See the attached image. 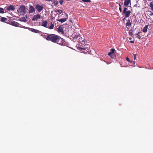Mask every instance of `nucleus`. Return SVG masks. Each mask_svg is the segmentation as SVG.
Wrapping results in <instances>:
<instances>
[{
    "mask_svg": "<svg viewBox=\"0 0 153 153\" xmlns=\"http://www.w3.org/2000/svg\"><path fill=\"white\" fill-rule=\"evenodd\" d=\"M54 27V24H53L52 23H51V25L50 26V27H47L49 28V29H53V27Z\"/></svg>",
    "mask_w": 153,
    "mask_h": 153,
    "instance_id": "4be33fe9",
    "label": "nucleus"
},
{
    "mask_svg": "<svg viewBox=\"0 0 153 153\" xmlns=\"http://www.w3.org/2000/svg\"><path fill=\"white\" fill-rule=\"evenodd\" d=\"M132 39L131 38H129V39L130 40H131Z\"/></svg>",
    "mask_w": 153,
    "mask_h": 153,
    "instance_id": "f704fd0d",
    "label": "nucleus"
},
{
    "mask_svg": "<svg viewBox=\"0 0 153 153\" xmlns=\"http://www.w3.org/2000/svg\"><path fill=\"white\" fill-rule=\"evenodd\" d=\"M7 19L6 18L1 17V21L3 22H6Z\"/></svg>",
    "mask_w": 153,
    "mask_h": 153,
    "instance_id": "6ab92c4d",
    "label": "nucleus"
},
{
    "mask_svg": "<svg viewBox=\"0 0 153 153\" xmlns=\"http://www.w3.org/2000/svg\"><path fill=\"white\" fill-rule=\"evenodd\" d=\"M119 10H120V11L121 12L122 11V8H121V6L120 4H119Z\"/></svg>",
    "mask_w": 153,
    "mask_h": 153,
    "instance_id": "c756f323",
    "label": "nucleus"
},
{
    "mask_svg": "<svg viewBox=\"0 0 153 153\" xmlns=\"http://www.w3.org/2000/svg\"><path fill=\"white\" fill-rule=\"evenodd\" d=\"M115 51V50L114 48H112L111 49L110 52L112 54H113L114 53V51Z\"/></svg>",
    "mask_w": 153,
    "mask_h": 153,
    "instance_id": "393cba45",
    "label": "nucleus"
},
{
    "mask_svg": "<svg viewBox=\"0 0 153 153\" xmlns=\"http://www.w3.org/2000/svg\"><path fill=\"white\" fill-rule=\"evenodd\" d=\"M53 4H54L56 5H58V1H55V0H53Z\"/></svg>",
    "mask_w": 153,
    "mask_h": 153,
    "instance_id": "bb28decb",
    "label": "nucleus"
},
{
    "mask_svg": "<svg viewBox=\"0 0 153 153\" xmlns=\"http://www.w3.org/2000/svg\"><path fill=\"white\" fill-rule=\"evenodd\" d=\"M29 30H30L31 31L36 33H39L40 32V31L39 30H37L33 28H30Z\"/></svg>",
    "mask_w": 153,
    "mask_h": 153,
    "instance_id": "4468645a",
    "label": "nucleus"
},
{
    "mask_svg": "<svg viewBox=\"0 0 153 153\" xmlns=\"http://www.w3.org/2000/svg\"><path fill=\"white\" fill-rule=\"evenodd\" d=\"M128 9L126 7H125L123 11V14L125 15V18H127L129 16L131 13V11L128 10L127 11Z\"/></svg>",
    "mask_w": 153,
    "mask_h": 153,
    "instance_id": "7ed1b4c3",
    "label": "nucleus"
},
{
    "mask_svg": "<svg viewBox=\"0 0 153 153\" xmlns=\"http://www.w3.org/2000/svg\"><path fill=\"white\" fill-rule=\"evenodd\" d=\"M45 38L48 41H51L61 45H65V42L64 39L54 34H47Z\"/></svg>",
    "mask_w": 153,
    "mask_h": 153,
    "instance_id": "f257e3e1",
    "label": "nucleus"
},
{
    "mask_svg": "<svg viewBox=\"0 0 153 153\" xmlns=\"http://www.w3.org/2000/svg\"><path fill=\"white\" fill-rule=\"evenodd\" d=\"M29 13H34L35 11V9L34 7L31 5H30L29 6Z\"/></svg>",
    "mask_w": 153,
    "mask_h": 153,
    "instance_id": "0eeeda50",
    "label": "nucleus"
},
{
    "mask_svg": "<svg viewBox=\"0 0 153 153\" xmlns=\"http://www.w3.org/2000/svg\"><path fill=\"white\" fill-rule=\"evenodd\" d=\"M56 16V14L53 13L52 12H51V18L53 20H55V17Z\"/></svg>",
    "mask_w": 153,
    "mask_h": 153,
    "instance_id": "2eb2a0df",
    "label": "nucleus"
},
{
    "mask_svg": "<svg viewBox=\"0 0 153 153\" xmlns=\"http://www.w3.org/2000/svg\"><path fill=\"white\" fill-rule=\"evenodd\" d=\"M48 22L47 21L43 20L42 21V25L45 27H47Z\"/></svg>",
    "mask_w": 153,
    "mask_h": 153,
    "instance_id": "9b49d317",
    "label": "nucleus"
},
{
    "mask_svg": "<svg viewBox=\"0 0 153 153\" xmlns=\"http://www.w3.org/2000/svg\"><path fill=\"white\" fill-rule=\"evenodd\" d=\"M54 11L56 12H58V15H59L63 12L62 10H61L56 9L54 10Z\"/></svg>",
    "mask_w": 153,
    "mask_h": 153,
    "instance_id": "a211bd4d",
    "label": "nucleus"
},
{
    "mask_svg": "<svg viewBox=\"0 0 153 153\" xmlns=\"http://www.w3.org/2000/svg\"><path fill=\"white\" fill-rule=\"evenodd\" d=\"M136 36L137 37V38L140 39H141V36H140V32H139L137 34H136Z\"/></svg>",
    "mask_w": 153,
    "mask_h": 153,
    "instance_id": "412c9836",
    "label": "nucleus"
},
{
    "mask_svg": "<svg viewBox=\"0 0 153 153\" xmlns=\"http://www.w3.org/2000/svg\"><path fill=\"white\" fill-rule=\"evenodd\" d=\"M148 27V25H146L143 30V31L144 32H146L147 31V29Z\"/></svg>",
    "mask_w": 153,
    "mask_h": 153,
    "instance_id": "aec40b11",
    "label": "nucleus"
},
{
    "mask_svg": "<svg viewBox=\"0 0 153 153\" xmlns=\"http://www.w3.org/2000/svg\"><path fill=\"white\" fill-rule=\"evenodd\" d=\"M63 25H60L58 28V30L60 32L62 33H64V30H63Z\"/></svg>",
    "mask_w": 153,
    "mask_h": 153,
    "instance_id": "9d476101",
    "label": "nucleus"
},
{
    "mask_svg": "<svg viewBox=\"0 0 153 153\" xmlns=\"http://www.w3.org/2000/svg\"><path fill=\"white\" fill-rule=\"evenodd\" d=\"M130 42L132 43H134V41H130Z\"/></svg>",
    "mask_w": 153,
    "mask_h": 153,
    "instance_id": "72a5a7b5",
    "label": "nucleus"
},
{
    "mask_svg": "<svg viewBox=\"0 0 153 153\" xmlns=\"http://www.w3.org/2000/svg\"><path fill=\"white\" fill-rule=\"evenodd\" d=\"M126 60L128 62H130L129 59L128 57H127L126 58Z\"/></svg>",
    "mask_w": 153,
    "mask_h": 153,
    "instance_id": "2f4dec72",
    "label": "nucleus"
},
{
    "mask_svg": "<svg viewBox=\"0 0 153 153\" xmlns=\"http://www.w3.org/2000/svg\"><path fill=\"white\" fill-rule=\"evenodd\" d=\"M78 42L81 43L82 45L85 44V41L84 38L82 37L80 38L79 39Z\"/></svg>",
    "mask_w": 153,
    "mask_h": 153,
    "instance_id": "1a4fd4ad",
    "label": "nucleus"
},
{
    "mask_svg": "<svg viewBox=\"0 0 153 153\" xmlns=\"http://www.w3.org/2000/svg\"><path fill=\"white\" fill-rule=\"evenodd\" d=\"M153 15V13H152L151 15Z\"/></svg>",
    "mask_w": 153,
    "mask_h": 153,
    "instance_id": "e433bc0d",
    "label": "nucleus"
},
{
    "mask_svg": "<svg viewBox=\"0 0 153 153\" xmlns=\"http://www.w3.org/2000/svg\"><path fill=\"white\" fill-rule=\"evenodd\" d=\"M11 25L13 26H15V27H19V24L18 23H17L16 22L13 21L12 22H11Z\"/></svg>",
    "mask_w": 153,
    "mask_h": 153,
    "instance_id": "ddd939ff",
    "label": "nucleus"
},
{
    "mask_svg": "<svg viewBox=\"0 0 153 153\" xmlns=\"http://www.w3.org/2000/svg\"><path fill=\"white\" fill-rule=\"evenodd\" d=\"M18 10L22 14H25L26 13L27 11L26 8L24 5L21 6L20 7L19 9Z\"/></svg>",
    "mask_w": 153,
    "mask_h": 153,
    "instance_id": "20e7f679",
    "label": "nucleus"
},
{
    "mask_svg": "<svg viewBox=\"0 0 153 153\" xmlns=\"http://www.w3.org/2000/svg\"><path fill=\"white\" fill-rule=\"evenodd\" d=\"M108 55H109V56H111V57L112 58H113V56H114V55L113 54H112L111 53V52H109L108 54Z\"/></svg>",
    "mask_w": 153,
    "mask_h": 153,
    "instance_id": "b1692460",
    "label": "nucleus"
},
{
    "mask_svg": "<svg viewBox=\"0 0 153 153\" xmlns=\"http://www.w3.org/2000/svg\"><path fill=\"white\" fill-rule=\"evenodd\" d=\"M41 18V15L39 14H37L33 17L32 20L36 22L38 19H40Z\"/></svg>",
    "mask_w": 153,
    "mask_h": 153,
    "instance_id": "39448f33",
    "label": "nucleus"
},
{
    "mask_svg": "<svg viewBox=\"0 0 153 153\" xmlns=\"http://www.w3.org/2000/svg\"><path fill=\"white\" fill-rule=\"evenodd\" d=\"M131 0H124V4L125 7H126L127 6H128L129 3L131 4Z\"/></svg>",
    "mask_w": 153,
    "mask_h": 153,
    "instance_id": "6e6552de",
    "label": "nucleus"
},
{
    "mask_svg": "<svg viewBox=\"0 0 153 153\" xmlns=\"http://www.w3.org/2000/svg\"><path fill=\"white\" fill-rule=\"evenodd\" d=\"M90 47L88 45H84L82 47H78V49L80 51H82L84 53H86L88 52L89 50Z\"/></svg>",
    "mask_w": 153,
    "mask_h": 153,
    "instance_id": "f03ea898",
    "label": "nucleus"
},
{
    "mask_svg": "<svg viewBox=\"0 0 153 153\" xmlns=\"http://www.w3.org/2000/svg\"><path fill=\"white\" fill-rule=\"evenodd\" d=\"M4 13V9L2 8H0V13Z\"/></svg>",
    "mask_w": 153,
    "mask_h": 153,
    "instance_id": "a878e982",
    "label": "nucleus"
},
{
    "mask_svg": "<svg viewBox=\"0 0 153 153\" xmlns=\"http://www.w3.org/2000/svg\"><path fill=\"white\" fill-rule=\"evenodd\" d=\"M134 56V59L135 60L136 59V54H133Z\"/></svg>",
    "mask_w": 153,
    "mask_h": 153,
    "instance_id": "473e14b6",
    "label": "nucleus"
},
{
    "mask_svg": "<svg viewBox=\"0 0 153 153\" xmlns=\"http://www.w3.org/2000/svg\"><path fill=\"white\" fill-rule=\"evenodd\" d=\"M150 6L151 7V9L153 11V4L152 2L150 3Z\"/></svg>",
    "mask_w": 153,
    "mask_h": 153,
    "instance_id": "5701e85b",
    "label": "nucleus"
},
{
    "mask_svg": "<svg viewBox=\"0 0 153 153\" xmlns=\"http://www.w3.org/2000/svg\"><path fill=\"white\" fill-rule=\"evenodd\" d=\"M82 1L83 2H91L90 0H82Z\"/></svg>",
    "mask_w": 153,
    "mask_h": 153,
    "instance_id": "cd10ccee",
    "label": "nucleus"
},
{
    "mask_svg": "<svg viewBox=\"0 0 153 153\" xmlns=\"http://www.w3.org/2000/svg\"><path fill=\"white\" fill-rule=\"evenodd\" d=\"M131 23L130 22V20L129 19H128L127 21V23L126 24V27L127 28H128V27L129 26H131Z\"/></svg>",
    "mask_w": 153,
    "mask_h": 153,
    "instance_id": "dca6fc26",
    "label": "nucleus"
},
{
    "mask_svg": "<svg viewBox=\"0 0 153 153\" xmlns=\"http://www.w3.org/2000/svg\"><path fill=\"white\" fill-rule=\"evenodd\" d=\"M64 2L63 1V0H60L59 1V3L61 4H62L63 2Z\"/></svg>",
    "mask_w": 153,
    "mask_h": 153,
    "instance_id": "7c9ffc66",
    "label": "nucleus"
},
{
    "mask_svg": "<svg viewBox=\"0 0 153 153\" xmlns=\"http://www.w3.org/2000/svg\"><path fill=\"white\" fill-rule=\"evenodd\" d=\"M7 9L9 10H14L15 9V8L13 5H10L7 7Z\"/></svg>",
    "mask_w": 153,
    "mask_h": 153,
    "instance_id": "f8f14e48",
    "label": "nucleus"
},
{
    "mask_svg": "<svg viewBox=\"0 0 153 153\" xmlns=\"http://www.w3.org/2000/svg\"><path fill=\"white\" fill-rule=\"evenodd\" d=\"M129 34L130 36H132L133 35V33L131 30H130L129 31Z\"/></svg>",
    "mask_w": 153,
    "mask_h": 153,
    "instance_id": "c85d7f7f",
    "label": "nucleus"
},
{
    "mask_svg": "<svg viewBox=\"0 0 153 153\" xmlns=\"http://www.w3.org/2000/svg\"><path fill=\"white\" fill-rule=\"evenodd\" d=\"M43 7L42 5L38 4L35 6V8L39 12H41L43 9Z\"/></svg>",
    "mask_w": 153,
    "mask_h": 153,
    "instance_id": "423d86ee",
    "label": "nucleus"
},
{
    "mask_svg": "<svg viewBox=\"0 0 153 153\" xmlns=\"http://www.w3.org/2000/svg\"><path fill=\"white\" fill-rule=\"evenodd\" d=\"M49 1H52V0H48Z\"/></svg>",
    "mask_w": 153,
    "mask_h": 153,
    "instance_id": "c9c22d12",
    "label": "nucleus"
},
{
    "mask_svg": "<svg viewBox=\"0 0 153 153\" xmlns=\"http://www.w3.org/2000/svg\"><path fill=\"white\" fill-rule=\"evenodd\" d=\"M67 21V18H62L59 19L57 20V21H59L61 23H62L65 22Z\"/></svg>",
    "mask_w": 153,
    "mask_h": 153,
    "instance_id": "f3484780",
    "label": "nucleus"
}]
</instances>
